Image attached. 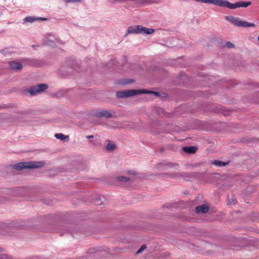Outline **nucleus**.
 I'll return each mask as SVG.
<instances>
[{"label":"nucleus","instance_id":"obj_3","mask_svg":"<svg viewBox=\"0 0 259 259\" xmlns=\"http://www.w3.org/2000/svg\"><path fill=\"white\" fill-rule=\"evenodd\" d=\"M155 31V29L152 28H148L142 25H134L130 26L128 28L126 34L124 36H127L129 34H151Z\"/></svg>","mask_w":259,"mask_h":259},{"label":"nucleus","instance_id":"obj_10","mask_svg":"<svg viewBox=\"0 0 259 259\" xmlns=\"http://www.w3.org/2000/svg\"><path fill=\"white\" fill-rule=\"evenodd\" d=\"M183 149L184 152L189 153H194L197 150V148L195 146L184 147Z\"/></svg>","mask_w":259,"mask_h":259},{"label":"nucleus","instance_id":"obj_9","mask_svg":"<svg viewBox=\"0 0 259 259\" xmlns=\"http://www.w3.org/2000/svg\"><path fill=\"white\" fill-rule=\"evenodd\" d=\"M97 116L99 117H106L109 118L111 117V113L107 110H102L97 113Z\"/></svg>","mask_w":259,"mask_h":259},{"label":"nucleus","instance_id":"obj_4","mask_svg":"<svg viewBox=\"0 0 259 259\" xmlns=\"http://www.w3.org/2000/svg\"><path fill=\"white\" fill-rule=\"evenodd\" d=\"M45 165L44 161H30L20 162L13 165V167L17 170H21L26 168H36L42 167Z\"/></svg>","mask_w":259,"mask_h":259},{"label":"nucleus","instance_id":"obj_5","mask_svg":"<svg viewBox=\"0 0 259 259\" xmlns=\"http://www.w3.org/2000/svg\"><path fill=\"white\" fill-rule=\"evenodd\" d=\"M226 19L236 26L243 27H254L255 24L254 23H250L246 21L241 20L240 18L232 16H227Z\"/></svg>","mask_w":259,"mask_h":259},{"label":"nucleus","instance_id":"obj_18","mask_svg":"<svg viewBox=\"0 0 259 259\" xmlns=\"http://www.w3.org/2000/svg\"><path fill=\"white\" fill-rule=\"evenodd\" d=\"M146 248V246L145 245H143L141 247V248L137 251V254L141 253L144 250H145Z\"/></svg>","mask_w":259,"mask_h":259},{"label":"nucleus","instance_id":"obj_14","mask_svg":"<svg viewBox=\"0 0 259 259\" xmlns=\"http://www.w3.org/2000/svg\"><path fill=\"white\" fill-rule=\"evenodd\" d=\"M55 137L57 139H60V140H62L63 141H66V140H67V139H68V137L66 136L65 135H64V134H61V133L56 134L55 135Z\"/></svg>","mask_w":259,"mask_h":259},{"label":"nucleus","instance_id":"obj_13","mask_svg":"<svg viewBox=\"0 0 259 259\" xmlns=\"http://www.w3.org/2000/svg\"><path fill=\"white\" fill-rule=\"evenodd\" d=\"M130 178L126 177L120 176L116 178V181L121 183H125L128 182Z\"/></svg>","mask_w":259,"mask_h":259},{"label":"nucleus","instance_id":"obj_25","mask_svg":"<svg viewBox=\"0 0 259 259\" xmlns=\"http://www.w3.org/2000/svg\"><path fill=\"white\" fill-rule=\"evenodd\" d=\"M258 40H259V36H258Z\"/></svg>","mask_w":259,"mask_h":259},{"label":"nucleus","instance_id":"obj_23","mask_svg":"<svg viewBox=\"0 0 259 259\" xmlns=\"http://www.w3.org/2000/svg\"><path fill=\"white\" fill-rule=\"evenodd\" d=\"M235 199H233L232 200V202H230V204H232V203H235Z\"/></svg>","mask_w":259,"mask_h":259},{"label":"nucleus","instance_id":"obj_12","mask_svg":"<svg viewBox=\"0 0 259 259\" xmlns=\"http://www.w3.org/2000/svg\"><path fill=\"white\" fill-rule=\"evenodd\" d=\"M228 163H229L228 162H222V161H221L219 160H214L211 162L212 164L214 165L217 166H219V167L226 166L228 164Z\"/></svg>","mask_w":259,"mask_h":259},{"label":"nucleus","instance_id":"obj_16","mask_svg":"<svg viewBox=\"0 0 259 259\" xmlns=\"http://www.w3.org/2000/svg\"><path fill=\"white\" fill-rule=\"evenodd\" d=\"M224 47L228 48H233L234 47V45L230 41H226L225 42Z\"/></svg>","mask_w":259,"mask_h":259},{"label":"nucleus","instance_id":"obj_8","mask_svg":"<svg viewBox=\"0 0 259 259\" xmlns=\"http://www.w3.org/2000/svg\"><path fill=\"white\" fill-rule=\"evenodd\" d=\"M209 210L208 206L206 204H203L200 206H198L196 208V212L197 213H206Z\"/></svg>","mask_w":259,"mask_h":259},{"label":"nucleus","instance_id":"obj_1","mask_svg":"<svg viewBox=\"0 0 259 259\" xmlns=\"http://www.w3.org/2000/svg\"><path fill=\"white\" fill-rule=\"evenodd\" d=\"M142 94H153L156 96H159V93L157 92L151 91L147 90H131L117 92L116 94L118 98H127L135 95Z\"/></svg>","mask_w":259,"mask_h":259},{"label":"nucleus","instance_id":"obj_21","mask_svg":"<svg viewBox=\"0 0 259 259\" xmlns=\"http://www.w3.org/2000/svg\"><path fill=\"white\" fill-rule=\"evenodd\" d=\"M100 200L99 199V200H97V201L96 202H95V204L96 205H100L101 204V203L100 202Z\"/></svg>","mask_w":259,"mask_h":259},{"label":"nucleus","instance_id":"obj_2","mask_svg":"<svg viewBox=\"0 0 259 259\" xmlns=\"http://www.w3.org/2000/svg\"><path fill=\"white\" fill-rule=\"evenodd\" d=\"M251 4L250 1H238L231 3L227 0H219L218 6L234 10L240 8H247Z\"/></svg>","mask_w":259,"mask_h":259},{"label":"nucleus","instance_id":"obj_22","mask_svg":"<svg viewBox=\"0 0 259 259\" xmlns=\"http://www.w3.org/2000/svg\"><path fill=\"white\" fill-rule=\"evenodd\" d=\"M93 137H94V136H92V135H90V136H88L87 137V138H88V139H91V138H93Z\"/></svg>","mask_w":259,"mask_h":259},{"label":"nucleus","instance_id":"obj_24","mask_svg":"<svg viewBox=\"0 0 259 259\" xmlns=\"http://www.w3.org/2000/svg\"><path fill=\"white\" fill-rule=\"evenodd\" d=\"M32 47L33 48H34V47H38V46H32Z\"/></svg>","mask_w":259,"mask_h":259},{"label":"nucleus","instance_id":"obj_15","mask_svg":"<svg viewBox=\"0 0 259 259\" xmlns=\"http://www.w3.org/2000/svg\"><path fill=\"white\" fill-rule=\"evenodd\" d=\"M115 148V144L112 143H109L106 145V150L108 151H112L114 150Z\"/></svg>","mask_w":259,"mask_h":259},{"label":"nucleus","instance_id":"obj_11","mask_svg":"<svg viewBox=\"0 0 259 259\" xmlns=\"http://www.w3.org/2000/svg\"><path fill=\"white\" fill-rule=\"evenodd\" d=\"M40 19L38 18H36L34 17L28 16L25 18L23 20V21L26 23H32L33 22L39 20Z\"/></svg>","mask_w":259,"mask_h":259},{"label":"nucleus","instance_id":"obj_19","mask_svg":"<svg viewBox=\"0 0 259 259\" xmlns=\"http://www.w3.org/2000/svg\"><path fill=\"white\" fill-rule=\"evenodd\" d=\"M82 0H64V2L66 4H68L70 3H77L81 2Z\"/></svg>","mask_w":259,"mask_h":259},{"label":"nucleus","instance_id":"obj_20","mask_svg":"<svg viewBox=\"0 0 259 259\" xmlns=\"http://www.w3.org/2000/svg\"><path fill=\"white\" fill-rule=\"evenodd\" d=\"M126 0H111V1L112 2H113V3H116V2H125L126 1Z\"/></svg>","mask_w":259,"mask_h":259},{"label":"nucleus","instance_id":"obj_17","mask_svg":"<svg viewBox=\"0 0 259 259\" xmlns=\"http://www.w3.org/2000/svg\"><path fill=\"white\" fill-rule=\"evenodd\" d=\"M45 44L46 45H48V46H51V47H53L55 46V42L53 41V40H48L47 41H46L45 42Z\"/></svg>","mask_w":259,"mask_h":259},{"label":"nucleus","instance_id":"obj_7","mask_svg":"<svg viewBox=\"0 0 259 259\" xmlns=\"http://www.w3.org/2000/svg\"><path fill=\"white\" fill-rule=\"evenodd\" d=\"M10 67L15 70H20L22 68V65L19 61H14L9 62Z\"/></svg>","mask_w":259,"mask_h":259},{"label":"nucleus","instance_id":"obj_26","mask_svg":"<svg viewBox=\"0 0 259 259\" xmlns=\"http://www.w3.org/2000/svg\"><path fill=\"white\" fill-rule=\"evenodd\" d=\"M0 250H1V249H0Z\"/></svg>","mask_w":259,"mask_h":259},{"label":"nucleus","instance_id":"obj_6","mask_svg":"<svg viewBox=\"0 0 259 259\" xmlns=\"http://www.w3.org/2000/svg\"><path fill=\"white\" fill-rule=\"evenodd\" d=\"M48 87L46 84H39L31 87L28 92L31 95H36L44 92Z\"/></svg>","mask_w":259,"mask_h":259}]
</instances>
